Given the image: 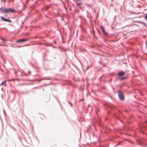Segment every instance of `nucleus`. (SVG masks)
Instances as JSON below:
<instances>
[{"label":"nucleus","mask_w":147,"mask_h":147,"mask_svg":"<svg viewBox=\"0 0 147 147\" xmlns=\"http://www.w3.org/2000/svg\"><path fill=\"white\" fill-rule=\"evenodd\" d=\"M101 29L102 32L106 35H107L108 34L107 33H106L105 31V29L102 26L101 27Z\"/></svg>","instance_id":"nucleus-4"},{"label":"nucleus","mask_w":147,"mask_h":147,"mask_svg":"<svg viewBox=\"0 0 147 147\" xmlns=\"http://www.w3.org/2000/svg\"><path fill=\"white\" fill-rule=\"evenodd\" d=\"M6 85H7V84H4V86H6Z\"/></svg>","instance_id":"nucleus-12"},{"label":"nucleus","mask_w":147,"mask_h":147,"mask_svg":"<svg viewBox=\"0 0 147 147\" xmlns=\"http://www.w3.org/2000/svg\"><path fill=\"white\" fill-rule=\"evenodd\" d=\"M28 40H27V39H21V40H18L17 42H25V41H27Z\"/></svg>","instance_id":"nucleus-6"},{"label":"nucleus","mask_w":147,"mask_h":147,"mask_svg":"<svg viewBox=\"0 0 147 147\" xmlns=\"http://www.w3.org/2000/svg\"><path fill=\"white\" fill-rule=\"evenodd\" d=\"M5 82H6V81H4L3 82H2V83H1V85H3V84H4L5 83Z\"/></svg>","instance_id":"nucleus-10"},{"label":"nucleus","mask_w":147,"mask_h":147,"mask_svg":"<svg viewBox=\"0 0 147 147\" xmlns=\"http://www.w3.org/2000/svg\"><path fill=\"white\" fill-rule=\"evenodd\" d=\"M118 94L120 99L121 100H123L124 99V96L123 92L121 91H119Z\"/></svg>","instance_id":"nucleus-2"},{"label":"nucleus","mask_w":147,"mask_h":147,"mask_svg":"<svg viewBox=\"0 0 147 147\" xmlns=\"http://www.w3.org/2000/svg\"><path fill=\"white\" fill-rule=\"evenodd\" d=\"M125 79V77H123L121 78V80H124Z\"/></svg>","instance_id":"nucleus-9"},{"label":"nucleus","mask_w":147,"mask_h":147,"mask_svg":"<svg viewBox=\"0 0 147 147\" xmlns=\"http://www.w3.org/2000/svg\"><path fill=\"white\" fill-rule=\"evenodd\" d=\"M0 10L2 11L3 12L5 13H13L15 12H16V11L14 9H3L2 8H0Z\"/></svg>","instance_id":"nucleus-1"},{"label":"nucleus","mask_w":147,"mask_h":147,"mask_svg":"<svg viewBox=\"0 0 147 147\" xmlns=\"http://www.w3.org/2000/svg\"><path fill=\"white\" fill-rule=\"evenodd\" d=\"M143 25H144L145 26H146V24L145 23H144V22H142V23Z\"/></svg>","instance_id":"nucleus-11"},{"label":"nucleus","mask_w":147,"mask_h":147,"mask_svg":"<svg viewBox=\"0 0 147 147\" xmlns=\"http://www.w3.org/2000/svg\"><path fill=\"white\" fill-rule=\"evenodd\" d=\"M146 123H147V120H146Z\"/></svg>","instance_id":"nucleus-13"},{"label":"nucleus","mask_w":147,"mask_h":147,"mask_svg":"<svg viewBox=\"0 0 147 147\" xmlns=\"http://www.w3.org/2000/svg\"><path fill=\"white\" fill-rule=\"evenodd\" d=\"M40 117L43 119V118L45 117V116L43 114H41L40 116Z\"/></svg>","instance_id":"nucleus-7"},{"label":"nucleus","mask_w":147,"mask_h":147,"mask_svg":"<svg viewBox=\"0 0 147 147\" xmlns=\"http://www.w3.org/2000/svg\"><path fill=\"white\" fill-rule=\"evenodd\" d=\"M1 18L3 21H5V22H11V20H9V19H6V18H4V17H1Z\"/></svg>","instance_id":"nucleus-3"},{"label":"nucleus","mask_w":147,"mask_h":147,"mask_svg":"<svg viewBox=\"0 0 147 147\" xmlns=\"http://www.w3.org/2000/svg\"><path fill=\"white\" fill-rule=\"evenodd\" d=\"M124 74L125 73L123 71H121L118 73V74L119 76H123Z\"/></svg>","instance_id":"nucleus-5"},{"label":"nucleus","mask_w":147,"mask_h":147,"mask_svg":"<svg viewBox=\"0 0 147 147\" xmlns=\"http://www.w3.org/2000/svg\"><path fill=\"white\" fill-rule=\"evenodd\" d=\"M144 18L145 19L147 20V14H145Z\"/></svg>","instance_id":"nucleus-8"}]
</instances>
